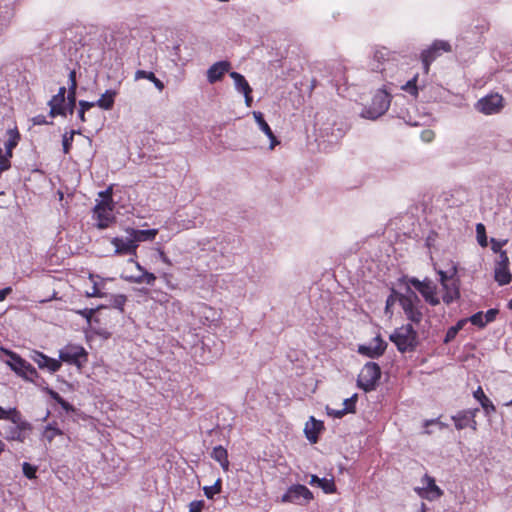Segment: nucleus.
<instances>
[{
    "label": "nucleus",
    "mask_w": 512,
    "mask_h": 512,
    "mask_svg": "<svg viewBox=\"0 0 512 512\" xmlns=\"http://www.w3.org/2000/svg\"><path fill=\"white\" fill-rule=\"evenodd\" d=\"M389 340L395 344L397 350L401 353L413 352L419 344L418 333L411 324L396 328L390 334Z\"/></svg>",
    "instance_id": "obj_1"
},
{
    "label": "nucleus",
    "mask_w": 512,
    "mask_h": 512,
    "mask_svg": "<svg viewBox=\"0 0 512 512\" xmlns=\"http://www.w3.org/2000/svg\"><path fill=\"white\" fill-rule=\"evenodd\" d=\"M397 300L408 320L419 324L423 319V305L420 298L409 286L406 287V293H398Z\"/></svg>",
    "instance_id": "obj_2"
},
{
    "label": "nucleus",
    "mask_w": 512,
    "mask_h": 512,
    "mask_svg": "<svg viewBox=\"0 0 512 512\" xmlns=\"http://www.w3.org/2000/svg\"><path fill=\"white\" fill-rule=\"evenodd\" d=\"M402 281L410 288L413 286L431 306H437L440 303L437 286L429 278L419 280L415 277H403Z\"/></svg>",
    "instance_id": "obj_3"
},
{
    "label": "nucleus",
    "mask_w": 512,
    "mask_h": 512,
    "mask_svg": "<svg viewBox=\"0 0 512 512\" xmlns=\"http://www.w3.org/2000/svg\"><path fill=\"white\" fill-rule=\"evenodd\" d=\"M381 377V369L379 365L375 362H368L361 369L357 383L360 388L364 391H372L375 389L376 384L378 383Z\"/></svg>",
    "instance_id": "obj_4"
},
{
    "label": "nucleus",
    "mask_w": 512,
    "mask_h": 512,
    "mask_svg": "<svg viewBox=\"0 0 512 512\" xmlns=\"http://www.w3.org/2000/svg\"><path fill=\"white\" fill-rule=\"evenodd\" d=\"M505 106V100L499 93H490L475 103V109L484 115L500 113Z\"/></svg>",
    "instance_id": "obj_5"
},
{
    "label": "nucleus",
    "mask_w": 512,
    "mask_h": 512,
    "mask_svg": "<svg viewBox=\"0 0 512 512\" xmlns=\"http://www.w3.org/2000/svg\"><path fill=\"white\" fill-rule=\"evenodd\" d=\"M451 45L447 41L437 40L428 49L423 50L421 53V61L423 64L424 73L428 74L430 65L443 53L450 52Z\"/></svg>",
    "instance_id": "obj_6"
},
{
    "label": "nucleus",
    "mask_w": 512,
    "mask_h": 512,
    "mask_svg": "<svg viewBox=\"0 0 512 512\" xmlns=\"http://www.w3.org/2000/svg\"><path fill=\"white\" fill-rule=\"evenodd\" d=\"M8 355L11 360L10 362H8L9 366L18 375L31 381L38 376V372L35 369V367L32 366L29 362H27L25 359H23L20 355L12 351H9Z\"/></svg>",
    "instance_id": "obj_7"
},
{
    "label": "nucleus",
    "mask_w": 512,
    "mask_h": 512,
    "mask_svg": "<svg viewBox=\"0 0 512 512\" xmlns=\"http://www.w3.org/2000/svg\"><path fill=\"white\" fill-rule=\"evenodd\" d=\"M313 499L312 492L304 485L296 484L288 488L282 496L281 501L284 503H294L297 505L307 504Z\"/></svg>",
    "instance_id": "obj_8"
},
{
    "label": "nucleus",
    "mask_w": 512,
    "mask_h": 512,
    "mask_svg": "<svg viewBox=\"0 0 512 512\" xmlns=\"http://www.w3.org/2000/svg\"><path fill=\"white\" fill-rule=\"evenodd\" d=\"M510 261L507 252H502L495 262L494 279L500 285L504 286L511 282L512 275L509 269Z\"/></svg>",
    "instance_id": "obj_9"
},
{
    "label": "nucleus",
    "mask_w": 512,
    "mask_h": 512,
    "mask_svg": "<svg viewBox=\"0 0 512 512\" xmlns=\"http://www.w3.org/2000/svg\"><path fill=\"white\" fill-rule=\"evenodd\" d=\"M87 352L81 345L68 344L59 351L60 361L71 365H81V359L86 360Z\"/></svg>",
    "instance_id": "obj_10"
},
{
    "label": "nucleus",
    "mask_w": 512,
    "mask_h": 512,
    "mask_svg": "<svg viewBox=\"0 0 512 512\" xmlns=\"http://www.w3.org/2000/svg\"><path fill=\"white\" fill-rule=\"evenodd\" d=\"M114 205L108 204L106 201H99L94 207V214L97 219V227L99 229L108 228L116 218L113 215Z\"/></svg>",
    "instance_id": "obj_11"
},
{
    "label": "nucleus",
    "mask_w": 512,
    "mask_h": 512,
    "mask_svg": "<svg viewBox=\"0 0 512 512\" xmlns=\"http://www.w3.org/2000/svg\"><path fill=\"white\" fill-rule=\"evenodd\" d=\"M390 95L383 89L377 91L372 99L370 108L367 110L369 117L376 119L383 115L390 106Z\"/></svg>",
    "instance_id": "obj_12"
},
{
    "label": "nucleus",
    "mask_w": 512,
    "mask_h": 512,
    "mask_svg": "<svg viewBox=\"0 0 512 512\" xmlns=\"http://www.w3.org/2000/svg\"><path fill=\"white\" fill-rule=\"evenodd\" d=\"M424 487H416L415 492L421 497L429 501L436 500L443 495V491L436 485L435 479L428 474L422 478Z\"/></svg>",
    "instance_id": "obj_13"
},
{
    "label": "nucleus",
    "mask_w": 512,
    "mask_h": 512,
    "mask_svg": "<svg viewBox=\"0 0 512 512\" xmlns=\"http://www.w3.org/2000/svg\"><path fill=\"white\" fill-rule=\"evenodd\" d=\"M66 87L62 86L59 88L58 93L49 100L48 106L50 107L49 115L51 117L63 116L67 115V108L65 105L66 101Z\"/></svg>",
    "instance_id": "obj_14"
},
{
    "label": "nucleus",
    "mask_w": 512,
    "mask_h": 512,
    "mask_svg": "<svg viewBox=\"0 0 512 512\" xmlns=\"http://www.w3.org/2000/svg\"><path fill=\"white\" fill-rule=\"evenodd\" d=\"M110 242L115 248L116 255L137 256L138 244H135L131 236L130 238L114 237Z\"/></svg>",
    "instance_id": "obj_15"
},
{
    "label": "nucleus",
    "mask_w": 512,
    "mask_h": 512,
    "mask_svg": "<svg viewBox=\"0 0 512 512\" xmlns=\"http://www.w3.org/2000/svg\"><path fill=\"white\" fill-rule=\"evenodd\" d=\"M231 69V63L227 60L214 63L207 70V80L210 84H214L222 80L223 76Z\"/></svg>",
    "instance_id": "obj_16"
},
{
    "label": "nucleus",
    "mask_w": 512,
    "mask_h": 512,
    "mask_svg": "<svg viewBox=\"0 0 512 512\" xmlns=\"http://www.w3.org/2000/svg\"><path fill=\"white\" fill-rule=\"evenodd\" d=\"M32 359L40 369H47L51 373H55L61 368V362L59 360L50 358L39 351L34 352Z\"/></svg>",
    "instance_id": "obj_17"
},
{
    "label": "nucleus",
    "mask_w": 512,
    "mask_h": 512,
    "mask_svg": "<svg viewBox=\"0 0 512 512\" xmlns=\"http://www.w3.org/2000/svg\"><path fill=\"white\" fill-rule=\"evenodd\" d=\"M323 430L324 423L317 418H310L304 427L305 436L312 444L318 441V436Z\"/></svg>",
    "instance_id": "obj_18"
},
{
    "label": "nucleus",
    "mask_w": 512,
    "mask_h": 512,
    "mask_svg": "<svg viewBox=\"0 0 512 512\" xmlns=\"http://www.w3.org/2000/svg\"><path fill=\"white\" fill-rule=\"evenodd\" d=\"M374 343V346H360L359 353L371 358L382 356L387 348V343L380 336L374 338Z\"/></svg>",
    "instance_id": "obj_19"
},
{
    "label": "nucleus",
    "mask_w": 512,
    "mask_h": 512,
    "mask_svg": "<svg viewBox=\"0 0 512 512\" xmlns=\"http://www.w3.org/2000/svg\"><path fill=\"white\" fill-rule=\"evenodd\" d=\"M253 116L260 130L270 139V149H274L275 146L279 144V141L268 123L265 121L263 114L259 111H254Z\"/></svg>",
    "instance_id": "obj_20"
},
{
    "label": "nucleus",
    "mask_w": 512,
    "mask_h": 512,
    "mask_svg": "<svg viewBox=\"0 0 512 512\" xmlns=\"http://www.w3.org/2000/svg\"><path fill=\"white\" fill-rule=\"evenodd\" d=\"M127 233L132 237L135 244L139 242L153 241L158 234L157 229L139 230L134 228L127 229Z\"/></svg>",
    "instance_id": "obj_21"
},
{
    "label": "nucleus",
    "mask_w": 512,
    "mask_h": 512,
    "mask_svg": "<svg viewBox=\"0 0 512 512\" xmlns=\"http://www.w3.org/2000/svg\"><path fill=\"white\" fill-rule=\"evenodd\" d=\"M154 293L156 294V296L152 297L154 301L158 302L162 306H165L166 308H168L167 305L170 303L174 312H182V303L179 300L173 299L170 301L172 298L171 295L163 291H154Z\"/></svg>",
    "instance_id": "obj_22"
},
{
    "label": "nucleus",
    "mask_w": 512,
    "mask_h": 512,
    "mask_svg": "<svg viewBox=\"0 0 512 512\" xmlns=\"http://www.w3.org/2000/svg\"><path fill=\"white\" fill-rule=\"evenodd\" d=\"M8 139L5 142V153L8 157H13V150L21 140V134L17 127L7 130Z\"/></svg>",
    "instance_id": "obj_23"
},
{
    "label": "nucleus",
    "mask_w": 512,
    "mask_h": 512,
    "mask_svg": "<svg viewBox=\"0 0 512 512\" xmlns=\"http://www.w3.org/2000/svg\"><path fill=\"white\" fill-rule=\"evenodd\" d=\"M211 457L219 462L224 471L229 470L230 462L228 460V452L223 446H216L211 452Z\"/></svg>",
    "instance_id": "obj_24"
},
{
    "label": "nucleus",
    "mask_w": 512,
    "mask_h": 512,
    "mask_svg": "<svg viewBox=\"0 0 512 512\" xmlns=\"http://www.w3.org/2000/svg\"><path fill=\"white\" fill-rule=\"evenodd\" d=\"M445 293L443 295V301L446 304L452 303L454 300L460 297L459 286L457 280H452L447 284V288H443Z\"/></svg>",
    "instance_id": "obj_25"
},
{
    "label": "nucleus",
    "mask_w": 512,
    "mask_h": 512,
    "mask_svg": "<svg viewBox=\"0 0 512 512\" xmlns=\"http://www.w3.org/2000/svg\"><path fill=\"white\" fill-rule=\"evenodd\" d=\"M117 92L115 90H106L104 94L95 102L96 106L104 109H112Z\"/></svg>",
    "instance_id": "obj_26"
},
{
    "label": "nucleus",
    "mask_w": 512,
    "mask_h": 512,
    "mask_svg": "<svg viewBox=\"0 0 512 512\" xmlns=\"http://www.w3.org/2000/svg\"><path fill=\"white\" fill-rule=\"evenodd\" d=\"M229 75L234 80L235 87L239 92L243 94L252 93V88L242 74L233 71Z\"/></svg>",
    "instance_id": "obj_27"
},
{
    "label": "nucleus",
    "mask_w": 512,
    "mask_h": 512,
    "mask_svg": "<svg viewBox=\"0 0 512 512\" xmlns=\"http://www.w3.org/2000/svg\"><path fill=\"white\" fill-rule=\"evenodd\" d=\"M474 397L481 406L483 407L485 413L490 414L495 412V407L491 400L485 395L483 389L481 387H478V389L474 392Z\"/></svg>",
    "instance_id": "obj_28"
},
{
    "label": "nucleus",
    "mask_w": 512,
    "mask_h": 512,
    "mask_svg": "<svg viewBox=\"0 0 512 512\" xmlns=\"http://www.w3.org/2000/svg\"><path fill=\"white\" fill-rule=\"evenodd\" d=\"M139 79H147L151 81L159 91L164 89V83L151 71L137 70L135 72V80Z\"/></svg>",
    "instance_id": "obj_29"
},
{
    "label": "nucleus",
    "mask_w": 512,
    "mask_h": 512,
    "mask_svg": "<svg viewBox=\"0 0 512 512\" xmlns=\"http://www.w3.org/2000/svg\"><path fill=\"white\" fill-rule=\"evenodd\" d=\"M418 76V74H415L412 79L407 81V83L401 87L402 90H404L414 98H417L419 94V89L417 86Z\"/></svg>",
    "instance_id": "obj_30"
},
{
    "label": "nucleus",
    "mask_w": 512,
    "mask_h": 512,
    "mask_svg": "<svg viewBox=\"0 0 512 512\" xmlns=\"http://www.w3.org/2000/svg\"><path fill=\"white\" fill-rule=\"evenodd\" d=\"M356 401L357 395H353L351 398L345 399L344 408L341 411L336 412L334 416H344L347 413H354Z\"/></svg>",
    "instance_id": "obj_31"
},
{
    "label": "nucleus",
    "mask_w": 512,
    "mask_h": 512,
    "mask_svg": "<svg viewBox=\"0 0 512 512\" xmlns=\"http://www.w3.org/2000/svg\"><path fill=\"white\" fill-rule=\"evenodd\" d=\"M130 280L137 284L146 283L148 285H153L156 280V276L153 273L145 270L141 275L132 277Z\"/></svg>",
    "instance_id": "obj_32"
},
{
    "label": "nucleus",
    "mask_w": 512,
    "mask_h": 512,
    "mask_svg": "<svg viewBox=\"0 0 512 512\" xmlns=\"http://www.w3.org/2000/svg\"><path fill=\"white\" fill-rule=\"evenodd\" d=\"M222 488V481L220 478L212 486H205L203 488L204 494L208 499H212L214 495L219 494Z\"/></svg>",
    "instance_id": "obj_33"
},
{
    "label": "nucleus",
    "mask_w": 512,
    "mask_h": 512,
    "mask_svg": "<svg viewBox=\"0 0 512 512\" xmlns=\"http://www.w3.org/2000/svg\"><path fill=\"white\" fill-rule=\"evenodd\" d=\"M75 136V131L71 130L70 132L64 133L62 137V146L64 154H68L72 148L73 140Z\"/></svg>",
    "instance_id": "obj_34"
},
{
    "label": "nucleus",
    "mask_w": 512,
    "mask_h": 512,
    "mask_svg": "<svg viewBox=\"0 0 512 512\" xmlns=\"http://www.w3.org/2000/svg\"><path fill=\"white\" fill-rule=\"evenodd\" d=\"M476 235H477V241L481 247H487L488 241H487V235H486V229L484 224L478 223L476 225Z\"/></svg>",
    "instance_id": "obj_35"
},
{
    "label": "nucleus",
    "mask_w": 512,
    "mask_h": 512,
    "mask_svg": "<svg viewBox=\"0 0 512 512\" xmlns=\"http://www.w3.org/2000/svg\"><path fill=\"white\" fill-rule=\"evenodd\" d=\"M318 486L324 491L326 494H331L336 492V485L333 479L322 478L319 481Z\"/></svg>",
    "instance_id": "obj_36"
},
{
    "label": "nucleus",
    "mask_w": 512,
    "mask_h": 512,
    "mask_svg": "<svg viewBox=\"0 0 512 512\" xmlns=\"http://www.w3.org/2000/svg\"><path fill=\"white\" fill-rule=\"evenodd\" d=\"M507 242V239L497 240L495 238H491V250L500 256L502 252H506L503 250V247L507 244Z\"/></svg>",
    "instance_id": "obj_37"
},
{
    "label": "nucleus",
    "mask_w": 512,
    "mask_h": 512,
    "mask_svg": "<svg viewBox=\"0 0 512 512\" xmlns=\"http://www.w3.org/2000/svg\"><path fill=\"white\" fill-rule=\"evenodd\" d=\"M67 112L72 114L74 112L75 106H76V90H69L67 89Z\"/></svg>",
    "instance_id": "obj_38"
},
{
    "label": "nucleus",
    "mask_w": 512,
    "mask_h": 512,
    "mask_svg": "<svg viewBox=\"0 0 512 512\" xmlns=\"http://www.w3.org/2000/svg\"><path fill=\"white\" fill-rule=\"evenodd\" d=\"M11 158L0 148V175L11 168Z\"/></svg>",
    "instance_id": "obj_39"
},
{
    "label": "nucleus",
    "mask_w": 512,
    "mask_h": 512,
    "mask_svg": "<svg viewBox=\"0 0 512 512\" xmlns=\"http://www.w3.org/2000/svg\"><path fill=\"white\" fill-rule=\"evenodd\" d=\"M469 322L478 328H484L487 324L485 323L484 313L477 312L468 318Z\"/></svg>",
    "instance_id": "obj_40"
},
{
    "label": "nucleus",
    "mask_w": 512,
    "mask_h": 512,
    "mask_svg": "<svg viewBox=\"0 0 512 512\" xmlns=\"http://www.w3.org/2000/svg\"><path fill=\"white\" fill-rule=\"evenodd\" d=\"M22 470H23V474L28 478V479H34L36 478V472H37V467L36 466H33L27 462H24L23 465H22Z\"/></svg>",
    "instance_id": "obj_41"
},
{
    "label": "nucleus",
    "mask_w": 512,
    "mask_h": 512,
    "mask_svg": "<svg viewBox=\"0 0 512 512\" xmlns=\"http://www.w3.org/2000/svg\"><path fill=\"white\" fill-rule=\"evenodd\" d=\"M452 420L454 421L457 429H463L470 423L473 424V429H475L476 422L473 418H452Z\"/></svg>",
    "instance_id": "obj_42"
},
{
    "label": "nucleus",
    "mask_w": 512,
    "mask_h": 512,
    "mask_svg": "<svg viewBox=\"0 0 512 512\" xmlns=\"http://www.w3.org/2000/svg\"><path fill=\"white\" fill-rule=\"evenodd\" d=\"M97 309L94 308H85L82 310H78L77 313L81 315L83 318L87 320L88 323H91Z\"/></svg>",
    "instance_id": "obj_43"
},
{
    "label": "nucleus",
    "mask_w": 512,
    "mask_h": 512,
    "mask_svg": "<svg viewBox=\"0 0 512 512\" xmlns=\"http://www.w3.org/2000/svg\"><path fill=\"white\" fill-rule=\"evenodd\" d=\"M52 397L53 399L62 406V408L66 411V412H69V411H72L73 408L72 406L67 402L65 401L58 393L56 392H53L52 393Z\"/></svg>",
    "instance_id": "obj_44"
},
{
    "label": "nucleus",
    "mask_w": 512,
    "mask_h": 512,
    "mask_svg": "<svg viewBox=\"0 0 512 512\" xmlns=\"http://www.w3.org/2000/svg\"><path fill=\"white\" fill-rule=\"evenodd\" d=\"M112 192V186H109L106 190L99 192V196L101 197L100 201H106L108 204L114 205Z\"/></svg>",
    "instance_id": "obj_45"
},
{
    "label": "nucleus",
    "mask_w": 512,
    "mask_h": 512,
    "mask_svg": "<svg viewBox=\"0 0 512 512\" xmlns=\"http://www.w3.org/2000/svg\"><path fill=\"white\" fill-rule=\"evenodd\" d=\"M60 434L59 429L52 427L51 425L47 426L44 431V437L51 441L56 435Z\"/></svg>",
    "instance_id": "obj_46"
},
{
    "label": "nucleus",
    "mask_w": 512,
    "mask_h": 512,
    "mask_svg": "<svg viewBox=\"0 0 512 512\" xmlns=\"http://www.w3.org/2000/svg\"><path fill=\"white\" fill-rule=\"evenodd\" d=\"M431 426H436V427H438L439 429H441L442 424H441V422L439 421V418H432V419L427 420V421L425 422L424 427L426 428V431H425V432H426L427 434L432 433V431H431V430H429V427H431Z\"/></svg>",
    "instance_id": "obj_47"
},
{
    "label": "nucleus",
    "mask_w": 512,
    "mask_h": 512,
    "mask_svg": "<svg viewBox=\"0 0 512 512\" xmlns=\"http://www.w3.org/2000/svg\"><path fill=\"white\" fill-rule=\"evenodd\" d=\"M499 311L497 309H489L484 313L485 323H491L496 319V316L498 315Z\"/></svg>",
    "instance_id": "obj_48"
},
{
    "label": "nucleus",
    "mask_w": 512,
    "mask_h": 512,
    "mask_svg": "<svg viewBox=\"0 0 512 512\" xmlns=\"http://www.w3.org/2000/svg\"><path fill=\"white\" fill-rule=\"evenodd\" d=\"M435 137V133L434 131L430 130V129H426V130H423L421 132V139L424 141V142H431Z\"/></svg>",
    "instance_id": "obj_49"
},
{
    "label": "nucleus",
    "mask_w": 512,
    "mask_h": 512,
    "mask_svg": "<svg viewBox=\"0 0 512 512\" xmlns=\"http://www.w3.org/2000/svg\"><path fill=\"white\" fill-rule=\"evenodd\" d=\"M438 274H439V276H440V283H441V285H442V287H443V288H447V284H448L450 281L454 280L452 277H449V276L447 275V273H446V272H444V271H442V270H440V271L438 272Z\"/></svg>",
    "instance_id": "obj_50"
},
{
    "label": "nucleus",
    "mask_w": 512,
    "mask_h": 512,
    "mask_svg": "<svg viewBox=\"0 0 512 512\" xmlns=\"http://www.w3.org/2000/svg\"><path fill=\"white\" fill-rule=\"evenodd\" d=\"M69 90H76L77 89V79H76V71L71 70L69 73Z\"/></svg>",
    "instance_id": "obj_51"
},
{
    "label": "nucleus",
    "mask_w": 512,
    "mask_h": 512,
    "mask_svg": "<svg viewBox=\"0 0 512 512\" xmlns=\"http://www.w3.org/2000/svg\"><path fill=\"white\" fill-rule=\"evenodd\" d=\"M457 334H458V331L455 328L450 327L446 332L444 342L449 343L456 337Z\"/></svg>",
    "instance_id": "obj_52"
},
{
    "label": "nucleus",
    "mask_w": 512,
    "mask_h": 512,
    "mask_svg": "<svg viewBox=\"0 0 512 512\" xmlns=\"http://www.w3.org/2000/svg\"><path fill=\"white\" fill-rule=\"evenodd\" d=\"M87 297H98V298H101L104 296V293H102L100 291V289L98 288L97 284L95 283L92 287V291L91 292H87L86 293Z\"/></svg>",
    "instance_id": "obj_53"
},
{
    "label": "nucleus",
    "mask_w": 512,
    "mask_h": 512,
    "mask_svg": "<svg viewBox=\"0 0 512 512\" xmlns=\"http://www.w3.org/2000/svg\"><path fill=\"white\" fill-rule=\"evenodd\" d=\"M126 302V296L124 295H118L114 299V306L119 308L120 310H123V306Z\"/></svg>",
    "instance_id": "obj_54"
},
{
    "label": "nucleus",
    "mask_w": 512,
    "mask_h": 512,
    "mask_svg": "<svg viewBox=\"0 0 512 512\" xmlns=\"http://www.w3.org/2000/svg\"><path fill=\"white\" fill-rule=\"evenodd\" d=\"M202 507H203L202 501H193L189 505V508H190L189 512H201Z\"/></svg>",
    "instance_id": "obj_55"
},
{
    "label": "nucleus",
    "mask_w": 512,
    "mask_h": 512,
    "mask_svg": "<svg viewBox=\"0 0 512 512\" xmlns=\"http://www.w3.org/2000/svg\"><path fill=\"white\" fill-rule=\"evenodd\" d=\"M19 412L16 410V408L5 410L3 407L0 406V417L2 416H18Z\"/></svg>",
    "instance_id": "obj_56"
},
{
    "label": "nucleus",
    "mask_w": 512,
    "mask_h": 512,
    "mask_svg": "<svg viewBox=\"0 0 512 512\" xmlns=\"http://www.w3.org/2000/svg\"><path fill=\"white\" fill-rule=\"evenodd\" d=\"M96 106L95 102H88L85 100L79 101V109H83L84 112L88 111L92 107Z\"/></svg>",
    "instance_id": "obj_57"
},
{
    "label": "nucleus",
    "mask_w": 512,
    "mask_h": 512,
    "mask_svg": "<svg viewBox=\"0 0 512 512\" xmlns=\"http://www.w3.org/2000/svg\"><path fill=\"white\" fill-rule=\"evenodd\" d=\"M32 122L34 125H45L49 123L44 115H37L33 117Z\"/></svg>",
    "instance_id": "obj_58"
},
{
    "label": "nucleus",
    "mask_w": 512,
    "mask_h": 512,
    "mask_svg": "<svg viewBox=\"0 0 512 512\" xmlns=\"http://www.w3.org/2000/svg\"><path fill=\"white\" fill-rule=\"evenodd\" d=\"M12 293L11 287H5L0 290V302L4 301L6 297Z\"/></svg>",
    "instance_id": "obj_59"
},
{
    "label": "nucleus",
    "mask_w": 512,
    "mask_h": 512,
    "mask_svg": "<svg viewBox=\"0 0 512 512\" xmlns=\"http://www.w3.org/2000/svg\"><path fill=\"white\" fill-rule=\"evenodd\" d=\"M387 55V52L383 51V50H377L374 54V58L378 61V62H382L385 60V56Z\"/></svg>",
    "instance_id": "obj_60"
},
{
    "label": "nucleus",
    "mask_w": 512,
    "mask_h": 512,
    "mask_svg": "<svg viewBox=\"0 0 512 512\" xmlns=\"http://www.w3.org/2000/svg\"><path fill=\"white\" fill-rule=\"evenodd\" d=\"M467 322H469L468 318H464V319H460L454 326H452L453 328H455L458 332L460 330L463 329V327L467 324Z\"/></svg>",
    "instance_id": "obj_61"
},
{
    "label": "nucleus",
    "mask_w": 512,
    "mask_h": 512,
    "mask_svg": "<svg viewBox=\"0 0 512 512\" xmlns=\"http://www.w3.org/2000/svg\"><path fill=\"white\" fill-rule=\"evenodd\" d=\"M159 256H160V259L162 260L163 263H165L168 266L172 265L171 260L169 259V257L166 255V253L164 251L160 250L159 251Z\"/></svg>",
    "instance_id": "obj_62"
},
{
    "label": "nucleus",
    "mask_w": 512,
    "mask_h": 512,
    "mask_svg": "<svg viewBox=\"0 0 512 512\" xmlns=\"http://www.w3.org/2000/svg\"><path fill=\"white\" fill-rule=\"evenodd\" d=\"M252 93H247V94H244V97H245V103L247 105V107H250L252 105V101H253V98H252Z\"/></svg>",
    "instance_id": "obj_63"
},
{
    "label": "nucleus",
    "mask_w": 512,
    "mask_h": 512,
    "mask_svg": "<svg viewBox=\"0 0 512 512\" xmlns=\"http://www.w3.org/2000/svg\"><path fill=\"white\" fill-rule=\"evenodd\" d=\"M85 114L86 112H84L83 109L78 110V118L82 123L86 122Z\"/></svg>",
    "instance_id": "obj_64"
}]
</instances>
